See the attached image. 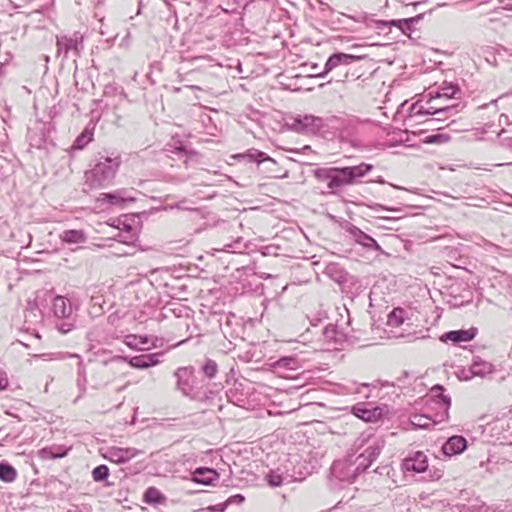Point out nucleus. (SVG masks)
Masks as SVG:
<instances>
[{
  "label": "nucleus",
  "mask_w": 512,
  "mask_h": 512,
  "mask_svg": "<svg viewBox=\"0 0 512 512\" xmlns=\"http://www.w3.org/2000/svg\"><path fill=\"white\" fill-rule=\"evenodd\" d=\"M119 153L99 152L91 160L89 169L85 171V185L90 189H104L114 183L121 166Z\"/></svg>",
  "instance_id": "obj_1"
},
{
  "label": "nucleus",
  "mask_w": 512,
  "mask_h": 512,
  "mask_svg": "<svg viewBox=\"0 0 512 512\" xmlns=\"http://www.w3.org/2000/svg\"><path fill=\"white\" fill-rule=\"evenodd\" d=\"M373 165L361 163L355 166L317 168L313 171L320 182H327V188L335 191L343 186L354 185L372 171Z\"/></svg>",
  "instance_id": "obj_2"
},
{
  "label": "nucleus",
  "mask_w": 512,
  "mask_h": 512,
  "mask_svg": "<svg viewBox=\"0 0 512 512\" xmlns=\"http://www.w3.org/2000/svg\"><path fill=\"white\" fill-rule=\"evenodd\" d=\"M174 377L176 389L191 400L205 402L215 397L216 392L208 388L204 378L196 375L194 366L179 367L174 372Z\"/></svg>",
  "instance_id": "obj_3"
},
{
  "label": "nucleus",
  "mask_w": 512,
  "mask_h": 512,
  "mask_svg": "<svg viewBox=\"0 0 512 512\" xmlns=\"http://www.w3.org/2000/svg\"><path fill=\"white\" fill-rule=\"evenodd\" d=\"M351 414L366 423H376L389 412L386 404L374 405L372 402H358L351 406Z\"/></svg>",
  "instance_id": "obj_4"
},
{
  "label": "nucleus",
  "mask_w": 512,
  "mask_h": 512,
  "mask_svg": "<svg viewBox=\"0 0 512 512\" xmlns=\"http://www.w3.org/2000/svg\"><path fill=\"white\" fill-rule=\"evenodd\" d=\"M57 55L63 54V58L67 59L70 55L74 57V61L81 56L83 51V36L79 32H75L72 36H57L56 40Z\"/></svg>",
  "instance_id": "obj_5"
},
{
  "label": "nucleus",
  "mask_w": 512,
  "mask_h": 512,
  "mask_svg": "<svg viewBox=\"0 0 512 512\" xmlns=\"http://www.w3.org/2000/svg\"><path fill=\"white\" fill-rule=\"evenodd\" d=\"M384 446L385 441L383 439H376L355 459L352 458L359 475L364 473L377 460Z\"/></svg>",
  "instance_id": "obj_6"
},
{
  "label": "nucleus",
  "mask_w": 512,
  "mask_h": 512,
  "mask_svg": "<svg viewBox=\"0 0 512 512\" xmlns=\"http://www.w3.org/2000/svg\"><path fill=\"white\" fill-rule=\"evenodd\" d=\"M111 358L104 361H89V377L91 386L99 389L106 386L113 378L108 365L112 363Z\"/></svg>",
  "instance_id": "obj_7"
},
{
  "label": "nucleus",
  "mask_w": 512,
  "mask_h": 512,
  "mask_svg": "<svg viewBox=\"0 0 512 512\" xmlns=\"http://www.w3.org/2000/svg\"><path fill=\"white\" fill-rule=\"evenodd\" d=\"M330 473L334 478L347 483L354 482L359 476L355 464L352 462V456L334 461Z\"/></svg>",
  "instance_id": "obj_8"
},
{
  "label": "nucleus",
  "mask_w": 512,
  "mask_h": 512,
  "mask_svg": "<svg viewBox=\"0 0 512 512\" xmlns=\"http://www.w3.org/2000/svg\"><path fill=\"white\" fill-rule=\"evenodd\" d=\"M323 126L324 120L311 114L298 115L292 123V128L302 134H317Z\"/></svg>",
  "instance_id": "obj_9"
},
{
  "label": "nucleus",
  "mask_w": 512,
  "mask_h": 512,
  "mask_svg": "<svg viewBox=\"0 0 512 512\" xmlns=\"http://www.w3.org/2000/svg\"><path fill=\"white\" fill-rule=\"evenodd\" d=\"M163 356V352L157 353H149V354H141L133 357L128 356H114L111 358V361H124L129 363L132 368L135 369H147L153 366L158 365L161 360L160 358Z\"/></svg>",
  "instance_id": "obj_10"
},
{
  "label": "nucleus",
  "mask_w": 512,
  "mask_h": 512,
  "mask_svg": "<svg viewBox=\"0 0 512 512\" xmlns=\"http://www.w3.org/2000/svg\"><path fill=\"white\" fill-rule=\"evenodd\" d=\"M364 57L365 56L356 55L353 53H333L328 57L324 65V70L322 73L319 74V77H324L325 75H327L328 73L335 69L347 67L356 61L362 60Z\"/></svg>",
  "instance_id": "obj_11"
},
{
  "label": "nucleus",
  "mask_w": 512,
  "mask_h": 512,
  "mask_svg": "<svg viewBox=\"0 0 512 512\" xmlns=\"http://www.w3.org/2000/svg\"><path fill=\"white\" fill-rule=\"evenodd\" d=\"M342 228L354 239V241L366 248L367 250L378 251L383 253L381 246L370 235L363 232L359 227L351 222L345 221Z\"/></svg>",
  "instance_id": "obj_12"
},
{
  "label": "nucleus",
  "mask_w": 512,
  "mask_h": 512,
  "mask_svg": "<svg viewBox=\"0 0 512 512\" xmlns=\"http://www.w3.org/2000/svg\"><path fill=\"white\" fill-rule=\"evenodd\" d=\"M97 201L107 203L110 206L123 208L126 203L135 202L136 198L129 195V191L127 189H118L113 192L101 193L97 198Z\"/></svg>",
  "instance_id": "obj_13"
},
{
  "label": "nucleus",
  "mask_w": 512,
  "mask_h": 512,
  "mask_svg": "<svg viewBox=\"0 0 512 512\" xmlns=\"http://www.w3.org/2000/svg\"><path fill=\"white\" fill-rule=\"evenodd\" d=\"M140 453L141 451L131 447H110L105 454V458L116 464H124Z\"/></svg>",
  "instance_id": "obj_14"
},
{
  "label": "nucleus",
  "mask_w": 512,
  "mask_h": 512,
  "mask_svg": "<svg viewBox=\"0 0 512 512\" xmlns=\"http://www.w3.org/2000/svg\"><path fill=\"white\" fill-rule=\"evenodd\" d=\"M50 128L46 123H37L33 128H29L27 139L33 148L41 149L47 141Z\"/></svg>",
  "instance_id": "obj_15"
},
{
  "label": "nucleus",
  "mask_w": 512,
  "mask_h": 512,
  "mask_svg": "<svg viewBox=\"0 0 512 512\" xmlns=\"http://www.w3.org/2000/svg\"><path fill=\"white\" fill-rule=\"evenodd\" d=\"M167 151L176 153L180 157H185L183 163L186 167H189L191 162H198L200 155L193 149H188L187 146L178 139H172L167 144Z\"/></svg>",
  "instance_id": "obj_16"
},
{
  "label": "nucleus",
  "mask_w": 512,
  "mask_h": 512,
  "mask_svg": "<svg viewBox=\"0 0 512 512\" xmlns=\"http://www.w3.org/2000/svg\"><path fill=\"white\" fill-rule=\"evenodd\" d=\"M478 333L476 327H470L469 329L451 330L444 333L440 340L442 342H452L453 344H460L473 340Z\"/></svg>",
  "instance_id": "obj_17"
},
{
  "label": "nucleus",
  "mask_w": 512,
  "mask_h": 512,
  "mask_svg": "<svg viewBox=\"0 0 512 512\" xmlns=\"http://www.w3.org/2000/svg\"><path fill=\"white\" fill-rule=\"evenodd\" d=\"M402 466L406 471L422 473L428 468V460L423 452L417 451L407 456L403 460Z\"/></svg>",
  "instance_id": "obj_18"
},
{
  "label": "nucleus",
  "mask_w": 512,
  "mask_h": 512,
  "mask_svg": "<svg viewBox=\"0 0 512 512\" xmlns=\"http://www.w3.org/2000/svg\"><path fill=\"white\" fill-rule=\"evenodd\" d=\"M72 301L64 296H56L53 299V313L58 319H69L73 314Z\"/></svg>",
  "instance_id": "obj_19"
},
{
  "label": "nucleus",
  "mask_w": 512,
  "mask_h": 512,
  "mask_svg": "<svg viewBox=\"0 0 512 512\" xmlns=\"http://www.w3.org/2000/svg\"><path fill=\"white\" fill-rule=\"evenodd\" d=\"M219 479V473L214 468L198 467L192 473L191 480L196 484L212 485Z\"/></svg>",
  "instance_id": "obj_20"
},
{
  "label": "nucleus",
  "mask_w": 512,
  "mask_h": 512,
  "mask_svg": "<svg viewBox=\"0 0 512 512\" xmlns=\"http://www.w3.org/2000/svg\"><path fill=\"white\" fill-rule=\"evenodd\" d=\"M460 93H461V90H460V87L458 84H455L452 82H450V83L444 82L438 88V90L435 92V94H433V92H430L428 94L429 98H428L427 104H430L434 100L439 99V98H446V99L456 98V95L460 94Z\"/></svg>",
  "instance_id": "obj_21"
},
{
  "label": "nucleus",
  "mask_w": 512,
  "mask_h": 512,
  "mask_svg": "<svg viewBox=\"0 0 512 512\" xmlns=\"http://www.w3.org/2000/svg\"><path fill=\"white\" fill-rule=\"evenodd\" d=\"M466 448V439L463 436L454 435L446 440L442 446V451L447 456H453L462 453Z\"/></svg>",
  "instance_id": "obj_22"
},
{
  "label": "nucleus",
  "mask_w": 512,
  "mask_h": 512,
  "mask_svg": "<svg viewBox=\"0 0 512 512\" xmlns=\"http://www.w3.org/2000/svg\"><path fill=\"white\" fill-rule=\"evenodd\" d=\"M350 18L353 19L354 21L365 22L367 26H371L373 23L375 25V28L380 29V30L390 27V26H395L400 29L401 26L406 25L408 22L407 18L395 19V20H390V21L372 20V19L369 20L366 15H364L362 17L350 16Z\"/></svg>",
  "instance_id": "obj_23"
},
{
  "label": "nucleus",
  "mask_w": 512,
  "mask_h": 512,
  "mask_svg": "<svg viewBox=\"0 0 512 512\" xmlns=\"http://www.w3.org/2000/svg\"><path fill=\"white\" fill-rule=\"evenodd\" d=\"M324 273L331 280L338 284H344L348 281V272L338 263H329L325 267Z\"/></svg>",
  "instance_id": "obj_24"
},
{
  "label": "nucleus",
  "mask_w": 512,
  "mask_h": 512,
  "mask_svg": "<svg viewBox=\"0 0 512 512\" xmlns=\"http://www.w3.org/2000/svg\"><path fill=\"white\" fill-rule=\"evenodd\" d=\"M470 369L475 377L481 378H484L494 372V366L490 362L484 361L478 356L473 357Z\"/></svg>",
  "instance_id": "obj_25"
},
{
  "label": "nucleus",
  "mask_w": 512,
  "mask_h": 512,
  "mask_svg": "<svg viewBox=\"0 0 512 512\" xmlns=\"http://www.w3.org/2000/svg\"><path fill=\"white\" fill-rule=\"evenodd\" d=\"M94 137V126L90 127L87 125L83 131L77 136L75 139L72 149L73 150H82L84 149Z\"/></svg>",
  "instance_id": "obj_26"
},
{
  "label": "nucleus",
  "mask_w": 512,
  "mask_h": 512,
  "mask_svg": "<svg viewBox=\"0 0 512 512\" xmlns=\"http://www.w3.org/2000/svg\"><path fill=\"white\" fill-rule=\"evenodd\" d=\"M250 163L261 164L266 161L275 162L268 154L255 148L248 149L244 154L239 155Z\"/></svg>",
  "instance_id": "obj_27"
},
{
  "label": "nucleus",
  "mask_w": 512,
  "mask_h": 512,
  "mask_svg": "<svg viewBox=\"0 0 512 512\" xmlns=\"http://www.w3.org/2000/svg\"><path fill=\"white\" fill-rule=\"evenodd\" d=\"M124 343L131 349L144 350L145 346L150 343V338L147 335L129 334L125 336Z\"/></svg>",
  "instance_id": "obj_28"
},
{
  "label": "nucleus",
  "mask_w": 512,
  "mask_h": 512,
  "mask_svg": "<svg viewBox=\"0 0 512 512\" xmlns=\"http://www.w3.org/2000/svg\"><path fill=\"white\" fill-rule=\"evenodd\" d=\"M60 239L68 244H79L86 241V234L83 230L70 229L63 231Z\"/></svg>",
  "instance_id": "obj_29"
},
{
  "label": "nucleus",
  "mask_w": 512,
  "mask_h": 512,
  "mask_svg": "<svg viewBox=\"0 0 512 512\" xmlns=\"http://www.w3.org/2000/svg\"><path fill=\"white\" fill-rule=\"evenodd\" d=\"M218 364L213 359L207 358L200 366V372L203 374L204 380H213L218 374Z\"/></svg>",
  "instance_id": "obj_30"
},
{
  "label": "nucleus",
  "mask_w": 512,
  "mask_h": 512,
  "mask_svg": "<svg viewBox=\"0 0 512 512\" xmlns=\"http://www.w3.org/2000/svg\"><path fill=\"white\" fill-rule=\"evenodd\" d=\"M17 478L16 469L7 461L0 462V480L5 483H12Z\"/></svg>",
  "instance_id": "obj_31"
},
{
  "label": "nucleus",
  "mask_w": 512,
  "mask_h": 512,
  "mask_svg": "<svg viewBox=\"0 0 512 512\" xmlns=\"http://www.w3.org/2000/svg\"><path fill=\"white\" fill-rule=\"evenodd\" d=\"M407 312L402 307H396L389 312L387 316V324L391 327L402 325L406 319Z\"/></svg>",
  "instance_id": "obj_32"
},
{
  "label": "nucleus",
  "mask_w": 512,
  "mask_h": 512,
  "mask_svg": "<svg viewBox=\"0 0 512 512\" xmlns=\"http://www.w3.org/2000/svg\"><path fill=\"white\" fill-rule=\"evenodd\" d=\"M143 500L147 504H160L165 502L166 497L156 487H148L143 495Z\"/></svg>",
  "instance_id": "obj_33"
},
{
  "label": "nucleus",
  "mask_w": 512,
  "mask_h": 512,
  "mask_svg": "<svg viewBox=\"0 0 512 512\" xmlns=\"http://www.w3.org/2000/svg\"><path fill=\"white\" fill-rule=\"evenodd\" d=\"M68 449L63 447H46L40 450V455L44 459H58L67 455Z\"/></svg>",
  "instance_id": "obj_34"
},
{
  "label": "nucleus",
  "mask_w": 512,
  "mask_h": 512,
  "mask_svg": "<svg viewBox=\"0 0 512 512\" xmlns=\"http://www.w3.org/2000/svg\"><path fill=\"white\" fill-rule=\"evenodd\" d=\"M265 479L269 486L279 487L283 484L286 477H285L284 473L281 472L280 468H277V469H271L267 473Z\"/></svg>",
  "instance_id": "obj_35"
},
{
  "label": "nucleus",
  "mask_w": 512,
  "mask_h": 512,
  "mask_svg": "<svg viewBox=\"0 0 512 512\" xmlns=\"http://www.w3.org/2000/svg\"><path fill=\"white\" fill-rule=\"evenodd\" d=\"M410 423L415 428L428 429L430 426H434L435 422L432 421L428 416L422 414H414L410 417Z\"/></svg>",
  "instance_id": "obj_36"
},
{
  "label": "nucleus",
  "mask_w": 512,
  "mask_h": 512,
  "mask_svg": "<svg viewBox=\"0 0 512 512\" xmlns=\"http://www.w3.org/2000/svg\"><path fill=\"white\" fill-rule=\"evenodd\" d=\"M103 94L105 97H118L120 100L127 98L124 89L115 83L105 85Z\"/></svg>",
  "instance_id": "obj_37"
},
{
  "label": "nucleus",
  "mask_w": 512,
  "mask_h": 512,
  "mask_svg": "<svg viewBox=\"0 0 512 512\" xmlns=\"http://www.w3.org/2000/svg\"><path fill=\"white\" fill-rule=\"evenodd\" d=\"M78 379H77V386L80 390V395L77 397L75 402L84 395L86 392V383H87V377H86V368L82 361L78 363Z\"/></svg>",
  "instance_id": "obj_38"
},
{
  "label": "nucleus",
  "mask_w": 512,
  "mask_h": 512,
  "mask_svg": "<svg viewBox=\"0 0 512 512\" xmlns=\"http://www.w3.org/2000/svg\"><path fill=\"white\" fill-rule=\"evenodd\" d=\"M275 366L278 368L295 370L298 367V360L294 356H283L276 361Z\"/></svg>",
  "instance_id": "obj_39"
},
{
  "label": "nucleus",
  "mask_w": 512,
  "mask_h": 512,
  "mask_svg": "<svg viewBox=\"0 0 512 512\" xmlns=\"http://www.w3.org/2000/svg\"><path fill=\"white\" fill-rule=\"evenodd\" d=\"M110 471L107 465L101 464L92 470V478L95 482L106 481L109 477Z\"/></svg>",
  "instance_id": "obj_40"
},
{
  "label": "nucleus",
  "mask_w": 512,
  "mask_h": 512,
  "mask_svg": "<svg viewBox=\"0 0 512 512\" xmlns=\"http://www.w3.org/2000/svg\"><path fill=\"white\" fill-rule=\"evenodd\" d=\"M55 328L61 334H67L75 328V321L72 316L69 317V319H58V321L55 323Z\"/></svg>",
  "instance_id": "obj_41"
},
{
  "label": "nucleus",
  "mask_w": 512,
  "mask_h": 512,
  "mask_svg": "<svg viewBox=\"0 0 512 512\" xmlns=\"http://www.w3.org/2000/svg\"><path fill=\"white\" fill-rule=\"evenodd\" d=\"M425 13H420L414 17L407 18V24L401 26L400 30L403 34L411 36L414 31V25L424 18Z\"/></svg>",
  "instance_id": "obj_42"
},
{
  "label": "nucleus",
  "mask_w": 512,
  "mask_h": 512,
  "mask_svg": "<svg viewBox=\"0 0 512 512\" xmlns=\"http://www.w3.org/2000/svg\"><path fill=\"white\" fill-rule=\"evenodd\" d=\"M457 105L452 106H428L424 113L428 115H443L455 111Z\"/></svg>",
  "instance_id": "obj_43"
},
{
  "label": "nucleus",
  "mask_w": 512,
  "mask_h": 512,
  "mask_svg": "<svg viewBox=\"0 0 512 512\" xmlns=\"http://www.w3.org/2000/svg\"><path fill=\"white\" fill-rule=\"evenodd\" d=\"M450 140V135L443 133L431 134L425 137L424 143L426 144H441Z\"/></svg>",
  "instance_id": "obj_44"
},
{
  "label": "nucleus",
  "mask_w": 512,
  "mask_h": 512,
  "mask_svg": "<svg viewBox=\"0 0 512 512\" xmlns=\"http://www.w3.org/2000/svg\"><path fill=\"white\" fill-rule=\"evenodd\" d=\"M322 335L326 341H337V327L333 324H328L322 329Z\"/></svg>",
  "instance_id": "obj_45"
},
{
  "label": "nucleus",
  "mask_w": 512,
  "mask_h": 512,
  "mask_svg": "<svg viewBox=\"0 0 512 512\" xmlns=\"http://www.w3.org/2000/svg\"><path fill=\"white\" fill-rule=\"evenodd\" d=\"M435 401L438 405L440 406H443L444 407V413L443 415L445 416V418H448V409L450 408L451 406V398L449 395H446L444 394V392H442L441 394H439L436 398H435Z\"/></svg>",
  "instance_id": "obj_46"
},
{
  "label": "nucleus",
  "mask_w": 512,
  "mask_h": 512,
  "mask_svg": "<svg viewBox=\"0 0 512 512\" xmlns=\"http://www.w3.org/2000/svg\"><path fill=\"white\" fill-rule=\"evenodd\" d=\"M450 115H451V112H449L447 114H443V115H438V117H436V118H429V119L424 121V124H426L429 128L439 130L440 127H435L434 124L436 122H438V121H443L444 119H446Z\"/></svg>",
  "instance_id": "obj_47"
},
{
  "label": "nucleus",
  "mask_w": 512,
  "mask_h": 512,
  "mask_svg": "<svg viewBox=\"0 0 512 512\" xmlns=\"http://www.w3.org/2000/svg\"><path fill=\"white\" fill-rule=\"evenodd\" d=\"M457 377L460 380L468 381L475 377L474 374H472V371L470 367L468 369L462 368L457 372Z\"/></svg>",
  "instance_id": "obj_48"
},
{
  "label": "nucleus",
  "mask_w": 512,
  "mask_h": 512,
  "mask_svg": "<svg viewBox=\"0 0 512 512\" xmlns=\"http://www.w3.org/2000/svg\"><path fill=\"white\" fill-rule=\"evenodd\" d=\"M245 500V497L242 494H235L230 496L225 502L226 504L232 505V504H241Z\"/></svg>",
  "instance_id": "obj_49"
},
{
  "label": "nucleus",
  "mask_w": 512,
  "mask_h": 512,
  "mask_svg": "<svg viewBox=\"0 0 512 512\" xmlns=\"http://www.w3.org/2000/svg\"><path fill=\"white\" fill-rule=\"evenodd\" d=\"M425 109L423 106H419L418 103H415L412 105L411 112L413 113V116H421V115H428L425 112Z\"/></svg>",
  "instance_id": "obj_50"
},
{
  "label": "nucleus",
  "mask_w": 512,
  "mask_h": 512,
  "mask_svg": "<svg viewBox=\"0 0 512 512\" xmlns=\"http://www.w3.org/2000/svg\"><path fill=\"white\" fill-rule=\"evenodd\" d=\"M445 391V388L440 385V384H436L434 385L432 388H431V395L436 398L439 394H441L442 392Z\"/></svg>",
  "instance_id": "obj_51"
},
{
  "label": "nucleus",
  "mask_w": 512,
  "mask_h": 512,
  "mask_svg": "<svg viewBox=\"0 0 512 512\" xmlns=\"http://www.w3.org/2000/svg\"><path fill=\"white\" fill-rule=\"evenodd\" d=\"M227 507H228V505L226 504V502H223V503L211 506V507H209V509L216 511V512H224Z\"/></svg>",
  "instance_id": "obj_52"
},
{
  "label": "nucleus",
  "mask_w": 512,
  "mask_h": 512,
  "mask_svg": "<svg viewBox=\"0 0 512 512\" xmlns=\"http://www.w3.org/2000/svg\"><path fill=\"white\" fill-rule=\"evenodd\" d=\"M8 386V380L0 372V390H5Z\"/></svg>",
  "instance_id": "obj_53"
},
{
  "label": "nucleus",
  "mask_w": 512,
  "mask_h": 512,
  "mask_svg": "<svg viewBox=\"0 0 512 512\" xmlns=\"http://www.w3.org/2000/svg\"><path fill=\"white\" fill-rule=\"evenodd\" d=\"M375 210H388V211H396L395 208H390V207H385L381 204H377L376 207L374 208Z\"/></svg>",
  "instance_id": "obj_54"
},
{
  "label": "nucleus",
  "mask_w": 512,
  "mask_h": 512,
  "mask_svg": "<svg viewBox=\"0 0 512 512\" xmlns=\"http://www.w3.org/2000/svg\"><path fill=\"white\" fill-rule=\"evenodd\" d=\"M184 202H179L175 205V207H177L178 209H183V210H186L188 209L187 207H185L184 205Z\"/></svg>",
  "instance_id": "obj_55"
},
{
  "label": "nucleus",
  "mask_w": 512,
  "mask_h": 512,
  "mask_svg": "<svg viewBox=\"0 0 512 512\" xmlns=\"http://www.w3.org/2000/svg\"><path fill=\"white\" fill-rule=\"evenodd\" d=\"M441 477H442V472L441 471L435 472V476H433L434 479H440Z\"/></svg>",
  "instance_id": "obj_56"
},
{
  "label": "nucleus",
  "mask_w": 512,
  "mask_h": 512,
  "mask_svg": "<svg viewBox=\"0 0 512 512\" xmlns=\"http://www.w3.org/2000/svg\"><path fill=\"white\" fill-rule=\"evenodd\" d=\"M359 387H369V384H367V383H362ZM356 392H357V393H360V392H361V391H360V388H357Z\"/></svg>",
  "instance_id": "obj_57"
},
{
  "label": "nucleus",
  "mask_w": 512,
  "mask_h": 512,
  "mask_svg": "<svg viewBox=\"0 0 512 512\" xmlns=\"http://www.w3.org/2000/svg\"><path fill=\"white\" fill-rule=\"evenodd\" d=\"M376 182L383 184V183H385V180L381 176H379L378 179L376 180Z\"/></svg>",
  "instance_id": "obj_58"
},
{
  "label": "nucleus",
  "mask_w": 512,
  "mask_h": 512,
  "mask_svg": "<svg viewBox=\"0 0 512 512\" xmlns=\"http://www.w3.org/2000/svg\"><path fill=\"white\" fill-rule=\"evenodd\" d=\"M184 342H186V340H181V341H179L177 344H175L174 346H179V345H181V344H182V343H184Z\"/></svg>",
  "instance_id": "obj_59"
},
{
  "label": "nucleus",
  "mask_w": 512,
  "mask_h": 512,
  "mask_svg": "<svg viewBox=\"0 0 512 512\" xmlns=\"http://www.w3.org/2000/svg\"><path fill=\"white\" fill-rule=\"evenodd\" d=\"M421 3H422V2H414V3H412V5H413L414 7H417V6H418V5H420Z\"/></svg>",
  "instance_id": "obj_60"
},
{
  "label": "nucleus",
  "mask_w": 512,
  "mask_h": 512,
  "mask_svg": "<svg viewBox=\"0 0 512 512\" xmlns=\"http://www.w3.org/2000/svg\"><path fill=\"white\" fill-rule=\"evenodd\" d=\"M357 48H359V45H357V44H356V45L351 46V48H350V49H351V50H354V49H357Z\"/></svg>",
  "instance_id": "obj_61"
},
{
  "label": "nucleus",
  "mask_w": 512,
  "mask_h": 512,
  "mask_svg": "<svg viewBox=\"0 0 512 512\" xmlns=\"http://www.w3.org/2000/svg\"><path fill=\"white\" fill-rule=\"evenodd\" d=\"M352 77L354 80L358 79L360 76L359 75H355V74H352Z\"/></svg>",
  "instance_id": "obj_62"
},
{
  "label": "nucleus",
  "mask_w": 512,
  "mask_h": 512,
  "mask_svg": "<svg viewBox=\"0 0 512 512\" xmlns=\"http://www.w3.org/2000/svg\"><path fill=\"white\" fill-rule=\"evenodd\" d=\"M233 3L239 4L241 0H231Z\"/></svg>",
  "instance_id": "obj_63"
},
{
  "label": "nucleus",
  "mask_w": 512,
  "mask_h": 512,
  "mask_svg": "<svg viewBox=\"0 0 512 512\" xmlns=\"http://www.w3.org/2000/svg\"><path fill=\"white\" fill-rule=\"evenodd\" d=\"M406 376H408V372L404 371L403 372V377H406Z\"/></svg>",
  "instance_id": "obj_64"
}]
</instances>
